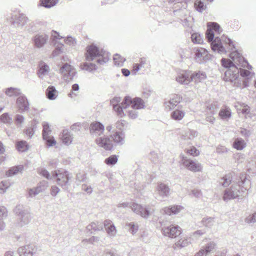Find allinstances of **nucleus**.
I'll return each mask as SVG.
<instances>
[{"label":"nucleus","instance_id":"f257e3e1","mask_svg":"<svg viewBox=\"0 0 256 256\" xmlns=\"http://www.w3.org/2000/svg\"><path fill=\"white\" fill-rule=\"evenodd\" d=\"M120 98L119 97L114 98L110 103L112 106L114 110L116 112L118 116L120 117L124 116L123 108L125 109L130 106L134 110H139L144 108V102L140 98L136 97L132 98L130 96H126L120 104Z\"/></svg>","mask_w":256,"mask_h":256},{"label":"nucleus","instance_id":"f03ea898","mask_svg":"<svg viewBox=\"0 0 256 256\" xmlns=\"http://www.w3.org/2000/svg\"><path fill=\"white\" fill-rule=\"evenodd\" d=\"M84 56L86 60L92 62L96 59L97 63L100 64L106 63L109 60L108 53L94 44L86 46Z\"/></svg>","mask_w":256,"mask_h":256},{"label":"nucleus","instance_id":"7ed1b4c3","mask_svg":"<svg viewBox=\"0 0 256 256\" xmlns=\"http://www.w3.org/2000/svg\"><path fill=\"white\" fill-rule=\"evenodd\" d=\"M182 165L188 170L193 172H198L202 170V166L197 160L188 158L182 156Z\"/></svg>","mask_w":256,"mask_h":256},{"label":"nucleus","instance_id":"20e7f679","mask_svg":"<svg viewBox=\"0 0 256 256\" xmlns=\"http://www.w3.org/2000/svg\"><path fill=\"white\" fill-rule=\"evenodd\" d=\"M52 176L57 184L60 186H66L69 180L68 172L62 169L55 170Z\"/></svg>","mask_w":256,"mask_h":256},{"label":"nucleus","instance_id":"39448f33","mask_svg":"<svg viewBox=\"0 0 256 256\" xmlns=\"http://www.w3.org/2000/svg\"><path fill=\"white\" fill-rule=\"evenodd\" d=\"M162 234L170 238H174L179 236L182 233V229L178 226L171 224L168 226L162 228Z\"/></svg>","mask_w":256,"mask_h":256},{"label":"nucleus","instance_id":"423d86ee","mask_svg":"<svg viewBox=\"0 0 256 256\" xmlns=\"http://www.w3.org/2000/svg\"><path fill=\"white\" fill-rule=\"evenodd\" d=\"M95 142L98 146L103 148L106 150L110 151L113 149L114 146L112 141L108 136L98 138L96 139Z\"/></svg>","mask_w":256,"mask_h":256},{"label":"nucleus","instance_id":"0eeeda50","mask_svg":"<svg viewBox=\"0 0 256 256\" xmlns=\"http://www.w3.org/2000/svg\"><path fill=\"white\" fill-rule=\"evenodd\" d=\"M42 137L46 141V144L48 146H54L56 144V141L54 140V138L50 136L51 130L50 126L47 123H44L42 125Z\"/></svg>","mask_w":256,"mask_h":256},{"label":"nucleus","instance_id":"6e6552de","mask_svg":"<svg viewBox=\"0 0 256 256\" xmlns=\"http://www.w3.org/2000/svg\"><path fill=\"white\" fill-rule=\"evenodd\" d=\"M239 70L236 66L228 68L225 72L224 79L226 81L232 82L238 77Z\"/></svg>","mask_w":256,"mask_h":256},{"label":"nucleus","instance_id":"1a4fd4ad","mask_svg":"<svg viewBox=\"0 0 256 256\" xmlns=\"http://www.w3.org/2000/svg\"><path fill=\"white\" fill-rule=\"evenodd\" d=\"M132 208L134 212L144 218H146L150 214L146 208H142L141 206L136 204H133L132 206Z\"/></svg>","mask_w":256,"mask_h":256},{"label":"nucleus","instance_id":"9d476101","mask_svg":"<svg viewBox=\"0 0 256 256\" xmlns=\"http://www.w3.org/2000/svg\"><path fill=\"white\" fill-rule=\"evenodd\" d=\"M176 81L180 84H188L190 82V72L184 70L180 72L176 77Z\"/></svg>","mask_w":256,"mask_h":256},{"label":"nucleus","instance_id":"9b49d317","mask_svg":"<svg viewBox=\"0 0 256 256\" xmlns=\"http://www.w3.org/2000/svg\"><path fill=\"white\" fill-rule=\"evenodd\" d=\"M148 66V64L146 62V60L142 58H140L138 63L134 64L131 72L132 74H136L138 70L146 67L147 68Z\"/></svg>","mask_w":256,"mask_h":256},{"label":"nucleus","instance_id":"f8f14e48","mask_svg":"<svg viewBox=\"0 0 256 256\" xmlns=\"http://www.w3.org/2000/svg\"><path fill=\"white\" fill-rule=\"evenodd\" d=\"M104 130V126L99 122L92 123L90 126V132L91 134H98V132L102 133Z\"/></svg>","mask_w":256,"mask_h":256},{"label":"nucleus","instance_id":"ddd939ff","mask_svg":"<svg viewBox=\"0 0 256 256\" xmlns=\"http://www.w3.org/2000/svg\"><path fill=\"white\" fill-rule=\"evenodd\" d=\"M206 78L204 72H194L190 74V82L194 81V82H200L206 80Z\"/></svg>","mask_w":256,"mask_h":256},{"label":"nucleus","instance_id":"4468645a","mask_svg":"<svg viewBox=\"0 0 256 256\" xmlns=\"http://www.w3.org/2000/svg\"><path fill=\"white\" fill-rule=\"evenodd\" d=\"M48 36L46 34L36 35L34 38V45L37 48L42 46L46 42Z\"/></svg>","mask_w":256,"mask_h":256},{"label":"nucleus","instance_id":"2eb2a0df","mask_svg":"<svg viewBox=\"0 0 256 256\" xmlns=\"http://www.w3.org/2000/svg\"><path fill=\"white\" fill-rule=\"evenodd\" d=\"M16 104L19 109L22 111L28 110V108L29 104L25 97H18L16 100Z\"/></svg>","mask_w":256,"mask_h":256},{"label":"nucleus","instance_id":"dca6fc26","mask_svg":"<svg viewBox=\"0 0 256 256\" xmlns=\"http://www.w3.org/2000/svg\"><path fill=\"white\" fill-rule=\"evenodd\" d=\"M212 50L214 51H217L218 52H225L226 50L224 47L222 45L220 40L218 38H216L211 44Z\"/></svg>","mask_w":256,"mask_h":256},{"label":"nucleus","instance_id":"f3484780","mask_svg":"<svg viewBox=\"0 0 256 256\" xmlns=\"http://www.w3.org/2000/svg\"><path fill=\"white\" fill-rule=\"evenodd\" d=\"M33 248L30 246H26L20 248L19 250L20 256H32Z\"/></svg>","mask_w":256,"mask_h":256},{"label":"nucleus","instance_id":"a211bd4d","mask_svg":"<svg viewBox=\"0 0 256 256\" xmlns=\"http://www.w3.org/2000/svg\"><path fill=\"white\" fill-rule=\"evenodd\" d=\"M112 141L116 144L121 143L124 138V134L121 130L116 131L110 136Z\"/></svg>","mask_w":256,"mask_h":256},{"label":"nucleus","instance_id":"6ab92c4d","mask_svg":"<svg viewBox=\"0 0 256 256\" xmlns=\"http://www.w3.org/2000/svg\"><path fill=\"white\" fill-rule=\"evenodd\" d=\"M104 228L108 234L114 236L116 233L115 226L110 220H106L104 222Z\"/></svg>","mask_w":256,"mask_h":256},{"label":"nucleus","instance_id":"aec40b11","mask_svg":"<svg viewBox=\"0 0 256 256\" xmlns=\"http://www.w3.org/2000/svg\"><path fill=\"white\" fill-rule=\"evenodd\" d=\"M60 139L64 144L68 145L72 143V138L68 130H64L62 132Z\"/></svg>","mask_w":256,"mask_h":256},{"label":"nucleus","instance_id":"412c9836","mask_svg":"<svg viewBox=\"0 0 256 256\" xmlns=\"http://www.w3.org/2000/svg\"><path fill=\"white\" fill-rule=\"evenodd\" d=\"M182 209V207L178 206H174L171 207H166L164 209V214L171 215L178 213Z\"/></svg>","mask_w":256,"mask_h":256},{"label":"nucleus","instance_id":"4be33fe9","mask_svg":"<svg viewBox=\"0 0 256 256\" xmlns=\"http://www.w3.org/2000/svg\"><path fill=\"white\" fill-rule=\"evenodd\" d=\"M235 107L236 108L238 113H242L246 115L248 114L250 112V107L244 104L237 102L235 106Z\"/></svg>","mask_w":256,"mask_h":256},{"label":"nucleus","instance_id":"5701e85b","mask_svg":"<svg viewBox=\"0 0 256 256\" xmlns=\"http://www.w3.org/2000/svg\"><path fill=\"white\" fill-rule=\"evenodd\" d=\"M57 92L53 86H50L46 90V96L47 98L50 100H54L56 98Z\"/></svg>","mask_w":256,"mask_h":256},{"label":"nucleus","instance_id":"b1692460","mask_svg":"<svg viewBox=\"0 0 256 256\" xmlns=\"http://www.w3.org/2000/svg\"><path fill=\"white\" fill-rule=\"evenodd\" d=\"M16 150L21 152L26 151L28 149V146L24 140L18 141L16 142Z\"/></svg>","mask_w":256,"mask_h":256},{"label":"nucleus","instance_id":"393cba45","mask_svg":"<svg viewBox=\"0 0 256 256\" xmlns=\"http://www.w3.org/2000/svg\"><path fill=\"white\" fill-rule=\"evenodd\" d=\"M232 146L237 150H242L246 147V143L242 138H236Z\"/></svg>","mask_w":256,"mask_h":256},{"label":"nucleus","instance_id":"a878e982","mask_svg":"<svg viewBox=\"0 0 256 256\" xmlns=\"http://www.w3.org/2000/svg\"><path fill=\"white\" fill-rule=\"evenodd\" d=\"M185 152L193 157L198 156L200 154V152L195 146H191L184 150Z\"/></svg>","mask_w":256,"mask_h":256},{"label":"nucleus","instance_id":"bb28decb","mask_svg":"<svg viewBox=\"0 0 256 256\" xmlns=\"http://www.w3.org/2000/svg\"><path fill=\"white\" fill-rule=\"evenodd\" d=\"M80 68L82 70L92 72L96 69V66L93 63L84 62L80 64Z\"/></svg>","mask_w":256,"mask_h":256},{"label":"nucleus","instance_id":"cd10ccee","mask_svg":"<svg viewBox=\"0 0 256 256\" xmlns=\"http://www.w3.org/2000/svg\"><path fill=\"white\" fill-rule=\"evenodd\" d=\"M238 196V192L234 193L230 190H227L224 192L223 198L224 200L234 199Z\"/></svg>","mask_w":256,"mask_h":256},{"label":"nucleus","instance_id":"c85d7f7f","mask_svg":"<svg viewBox=\"0 0 256 256\" xmlns=\"http://www.w3.org/2000/svg\"><path fill=\"white\" fill-rule=\"evenodd\" d=\"M184 116V112L180 110H176L171 114V117L174 120H180Z\"/></svg>","mask_w":256,"mask_h":256},{"label":"nucleus","instance_id":"c756f323","mask_svg":"<svg viewBox=\"0 0 256 256\" xmlns=\"http://www.w3.org/2000/svg\"><path fill=\"white\" fill-rule=\"evenodd\" d=\"M118 160V156L113 154L104 160V162L108 166L114 165L116 164Z\"/></svg>","mask_w":256,"mask_h":256},{"label":"nucleus","instance_id":"7c9ffc66","mask_svg":"<svg viewBox=\"0 0 256 256\" xmlns=\"http://www.w3.org/2000/svg\"><path fill=\"white\" fill-rule=\"evenodd\" d=\"M194 53L196 56L198 58H201L204 57L206 55L207 52L204 48H195L194 49Z\"/></svg>","mask_w":256,"mask_h":256},{"label":"nucleus","instance_id":"2f4dec72","mask_svg":"<svg viewBox=\"0 0 256 256\" xmlns=\"http://www.w3.org/2000/svg\"><path fill=\"white\" fill-rule=\"evenodd\" d=\"M230 56L236 63H237V62H240L244 59V58L242 56V55L236 51L230 53Z\"/></svg>","mask_w":256,"mask_h":256},{"label":"nucleus","instance_id":"473e14b6","mask_svg":"<svg viewBox=\"0 0 256 256\" xmlns=\"http://www.w3.org/2000/svg\"><path fill=\"white\" fill-rule=\"evenodd\" d=\"M219 116L222 119L230 118L231 116V112L228 108H222L220 110Z\"/></svg>","mask_w":256,"mask_h":256},{"label":"nucleus","instance_id":"72a5a7b5","mask_svg":"<svg viewBox=\"0 0 256 256\" xmlns=\"http://www.w3.org/2000/svg\"><path fill=\"white\" fill-rule=\"evenodd\" d=\"M113 60L114 63L117 66H122L125 61V58L118 54L114 56Z\"/></svg>","mask_w":256,"mask_h":256},{"label":"nucleus","instance_id":"f704fd0d","mask_svg":"<svg viewBox=\"0 0 256 256\" xmlns=\"http://www.w3.org/2000/svg\"><path fill=\"white\" fill-rule=\"evenodd\" d=\"M42 6L46 8H50L54 6L58 0H40Z\"/></svg>","mask_w":256,"mask_h":256},{"label":"nucleus","instance_id":"c9c22d12","mask_svg":"<svg viewBox=\"0 0 256 256\" xmlns=\"http://www.w3.org/2000/svg\"><path fill=\"white\" fill-rule=\"evenodd\" d=\"M22 166H16L11 168L6 172L8 176H12L18 172L22 171Z\"/></svg>","mask_w":256,"mask_h":256},{"label":"nucleus","instance_id":"e433bc0d","mask_svg":"<svg viewBox=\"0 0 256 256\" xmlns=\"http://www.w3.org/2000/svg\"><path fill=\"white\" fill-rule=\"evenodd\" d=\"M191 38L192 40V42L196 44H202V36L198 34V33H194L192 34Z\"/></svg>","mask_w":256,"mask_h":256},{"label":"nucleus","instance_id":"4c0bfd02","mask_svg":"<svg viewBox=\"0 0 256 256\" xmlns=\"http://www.w3.org/2000/svg\"><path fill=\"white\" fill-rule=\"evenodd\" d=\"M158 190L162 194L166 196L170 191L169 188L163 184H160L158 186Z\"/></svg>","mask_w":256,"mask_h":256},{"label":"nucleus","instance_id":"58836bf2","mask_svg":"<svg viewBox=\"0 0 256 256\" xmlns=\"http://www.w3.org/2000/svg\"><path fill=\"white\" fill-rule=\"evenodd\" d=\"M222 66L228 68H232V66H236L233 62L228 59L222 58Z\"/></svg>","mask_w":256,"mask_h":256},{"label":"nucleus","instance_id":"ea45409f","mask_svg":"<svg viewBox=\"0 0 256 256\" xmlns=\"http://www.w3.org/2000/svg\"><path fill=\"white\" fill-rule=\"evenodd\" d=\"M208 28L212 30L214 32L219 33L220 32V26L216 22H209L208 24Z\"/></svg>","mask_w":256,"mask_h":256},{"label":"nucleus","instance_id":"a19ab883","mask_svg":"<svg viewBox=\"0 0 256 256\" xmlns=\"http://www.w3.org/2000/svg\"><path fill=\"white\" fill-rule=\"evenodd\" d=\"M194 6L196 9L200 12H202L206 8V6L200 0H196L194 2Z\"/></svg>","mask_w":256,"mask_h":256},{"label":"nucleus","instance_id":"79ce46f5","mask_svg":"<svg viewBox=\"0 0 256 256\" xmlns=\"http://www.w3.org/2000/svg\"><path fill=\"white\" fill-rule=\"evenodd\" d=\"M18 93V90L15 88H8L6 90V95L12 96H13L16 95Z\"/></svg>","mask_w":256,"mask_h":256},{"label":"nucleus","instance_id":"37998d69","mask_svg":"<svg viewBox=\"0 0 256 256\" xmlns=\"http://www.w3.org/2000/svg\"><path fill=\"white\" fill-rule=\"evenodd\" d=\"M206 37L208 42L212 40L214 37V32L212 29L208 28L206 32Z\"/></svg>","mask_w":256,"mask_h":256},{"label":"nucleus","instance_id":"c03bdc74","mask_svg":"<svg viewBox=\"0 0 256 256\" xmlns=\"http://www.w3.org/2000/svg\"><path fill=\"white\" fill-rule=\"evenodd\" d=\"M0 120L4 123H8L10 122V118L8 114H4L0 116Z\"/></svg>","mask_w":256,"mask_h":256},{"label":"nucleus","instance_id":"a18cd8bd","mask_svg":"<svg viewBox=\"0 0 256 256\" xmlns=\"http://www.w3.org/2000/svg\"><path fill=\"white\" fill-rule=\"evenodd\" d=\"M52 39L53 41L60 40L62 37L56 31L52 30L51 34Z\"/></svg>","mask_w":256,"mask_h":256},{"label":"nucleus","instance_id":"49530a36","mask_svg":"<svg viewBox=\"0 0 256 256\" xmlns=\"http://www.w3.org/2000/svg\"><path fill=\"white\" fill-rule=\"evenodd\" d=\"M48 66L47 65L44 64L38 70V74L41 75L44 74L46 72H48Z\"/></svg>","mask_w":256,"mask_h":256},{"label":"nucleus","instance_id":"de8ad7c7","mask_svg":"<svg viewBox=\"0 0 256 256\" xmlns=\"http://www.w3.org/2000/svg\"><path fill=\"white\" fill-rule=\"evenodd\" d=\"M215 246V244L213 242L210 243L206 246L204 250L206 252L207 254L210 252L214 250Z\"/></svg>","mask_w":256,"mask_h":256},{"label":"nucleus","instance_id":"09e8293b","mask_svg":"<svg viewBox=\"0 0 256 256\" xmlns=\"http://www.w3.org/2000/svg\"><path fill=\"white\" fill-rule=\"evenodd\" d=\"M60 192L59 188L56 186H52L50 190V194L53 196H56Z\"/></svg>","mask_w":256,"mask_h":256},{"label":"nucleus","instance_id":"8fccbe9b","mask_svg":"<svg viewBox=\"0 0 256 256\" xmlns=\"http://www.w3.org/2000/svg\"><path fill=\"white\" fill-rule=\"evenodd\" d=\"M8 187V185L6 182H2L0 183V193L4 192Z\"/></svg>","mask_w":256,"mask_h":256},{"label":"nucleus","instance_id":"3c124183","mask_svg":"<svg viewBox=\"0 0 256 256\" xmlns=\"http://www.w3.org/2000/svg\"><path fill=\"white\" fill-rule=\"evenodd\" d=\"M39 173L42 176L48 179L50 178V175L48 172L44 169H41L40 170Z\"/></svg>","mask_w":256,"mask_h":256},{"label":"nucleus","instance_id":"603ef678","mask_svg":"<svg viewBox=\"0 0 256 256\" xmlns=\"http://www.w3.org/2000/svg\"><path fill=\"white\" fill-rule=\"evenodd\" d=\"M7 216V211L4 207L0 208V219Z\"/></svg>","mask_w":256,"mask_h":256},{"label":"nucleus","instance_id":"864d4df0","mask_svg":"<svg viewBox=\"0 0 256 256\" xmlns=\"http://www.w3.org/2000/svg\"><path fill=\"white\" fill-rule=\"evenodd\" d=\"M40 190L38 188H35V189H31L29 190L28 194L30 196H32L36 194H37L38 192H40Z\"/></svg>","mask_w":256,"mask_h":256},{"label":"nucleus","instance_id":"5fc2aeb1","mask_svg":"<svg viewBox=\"0 0 256 256\" xmlns=\"http://www.w3.org/2000/svg\"><path fill=\"white\" fill-rule=\"evenodd\" d=\"M130 226V230H131L132 232H137L138 230V226L137 225H135L133 223H130L128 224Z\"/></svg>","mask_w":256,"mask_h":256},{"label":"nucleus","instance_id":"6e6d98bb","mask_svg":"<svg viewBox=\"0 0 256 256\" xmlns=\"http://www.w3.org/2000/svg\"><path fill=\"white\" fill-rule=\"evenodd\" d=\"M250 74V72L246 70H242L240 71V76L243 77L248 76Z\"/></svg>","mask_w":256,"mask_h":256},{"label":"nucleus","instance_id":"4d7b16f0","mask_svg":"<svg viewBox=\"0 0 256 256\" xmlns=\"http://www.w3.org/2000/svg\"><path fill=\"white\" fill-rule=\"evenodd\" d=\"M24 122V118L22 116L18 115L16 116V122L17 124H21Z\"/></svg>","mask_w":256,"mask_h":256},{"label":"nucleus","instance_id":"13d9d810","mask_svg":"<svg viewBox=\"0 0 256 256\" xmlns=\"http://www.w3.org/2000/svg\"><path fill=\"white\" fill-rule=\"evenodd\" d=\"M206 252L204 249H201L196 254L195 256H206Z\"/></svg>","mask_w":256,"mask_h":256},{"label":"nucleus","instance_id":"bf43d9fd","mask_svg":"<svg viewBox=\"0 0 256 256\" xmlns=\"http://www.w3.org/2000/svg\"><path fill=\"white\" fill-rule=\"evenodd\" d=\"M222 180H224V182H222V184L223 186H227L230 184L231 182L230 180H228L226 178H223Z\"/></svg>","mask_w":256,"mask_h":256},{"label":"nucleus","instance_id":"052dcab7","mask_svg":"<svg viewBox=\"0 0 256 256\" xmlns=\"http://www.w3.org/2000/svg\"><path fill=\"white\" fill-rule=\"evenodd\" d=\"M74 39L72 37H68L65 40V43L66 44H72L74 42Z\"/></svg>","mask_w":256,"mask_h":256},{"label":"nucleus","instance_id":"680f3d73","mask_svg":"<svg viewBox=\"0 0 256 256\" xmlns=\"http://www.w3.org/2000/svg\"><path fill=\"white\" fill-rule=\"evenodd\" d=\"M122 72L124 76H128L130 74V72L128 69L123 68L122 70Z\"/></svg>","mask_w":256,"mask_h":256},{"label":"nucleus","instance_id":"e2e57ef3","mask_svg":"<svg viewBox=\"0 0 256 256\" xmlns=\"http://www.w3.org/2000/svg\"><path fill=\"white\" fill-rule=\"evenodd\" d=\"M128 116H129L132 118H134L136 116V114L134 112H128Z\"/></svg>","mask_w":256,"mask_h":256},{"label":"nucleus","instance_id":"0e129e2a","mask_svg":"<svg viewBox=\"0 0 256 256\" xmlns=\"http://www.w3.org/2000/svg\"><path fill=\"white\" fill-rule=\"evenodd\" d=\"M5 151V148L2 142L0 141V154H3Z\"/></svg>","mask_w":256,"mask_h":256},{"label":"nucleus","instance_id":"69168bd1","mask_svg":"<svg viewBox=\"0 0 256 256\" xmlns=\"http://www.w3.org/2000/svg\"><path fill=\"white\" fill-rule=\"evenodd\" d=\"M206 119L208 122L212 123L214 120V118L212 116H208Z\"/></svg>","mask_w":256,"mask_h":256},{"label":"nucleus","instance_id":"338daca9","mask_svg":"<svg viewBox=\"0 0 256 256\" xmlns=\"http://www.w3.org/2000/svg\"><path fill=\"white\" fill-rule=\"evenodd\" d=\"M62 68L66 69L69 71L71 69V66L70 64H66L62 66Z\"/></svg>","mask_w":256,"mask_h":256},{"label":"nucleus","instance_id":"774afa93","mask_svg":"<svg viewBox=\"0 0 256 256\" xmlns=\"http://www.w3.org/2000/svg\"><path fill=\"white\" fill-rule=\"evenodd\" d=\"M79 86L78 84H74L72 86V90L74 91L78 90Z\"/></svg>","mask_w":256,"mask_h":256}]
</instances>
